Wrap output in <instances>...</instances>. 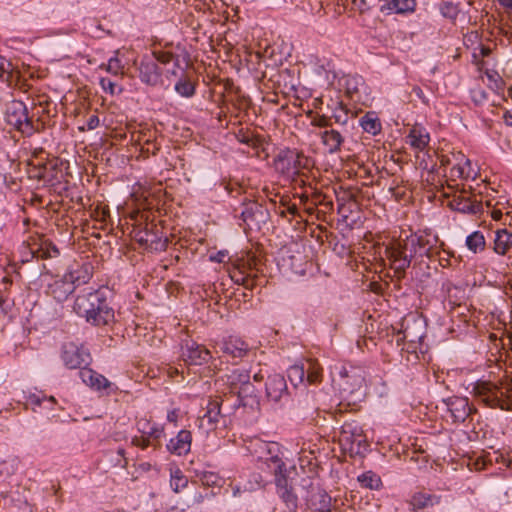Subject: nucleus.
Listing matches in <instances>:
<instances>
[{
	"label": "nucleus",
	"mask_w": 512,
	"mask_h": 512,
	"mask_svg": "<svg viewBox=\"0 0 512 512\" xmlns=\"http://www.w3.org/2000/svg\"><path fill=\"white\" fill-rule=\"evenodd\" d=\"M438 241V236L428 230L407 236L402 243L386 249L391 267L395 272L403 273L414 257L432 258Z\"/></svg>",
	"instance_id": "obj_1"
},
{
	"label": "nucleus",
	"mask_w": 512,
	"mask_h": 512,
	"mask_svg": "<svg viewBox=\"0 0 512 512\" xmlns=\"http://www.w3.org/2000/svg\"><path fill=\"white\" fill-rule=\"evenodd\" d=\"M333 384L338 388L340 397L348 405H356L366 397L365 371L359 366L337 363L330 369Z\"/></svg>",
	"instance_id": "obj_2"
},
{
	"label": "nucleus",
	"mask_w": 512,
	"mask_h": 512,
	"mask_svg": "<svg viewBox=\"0 0 512 512\" xmlns=\"http://www.w3.org/2000/svg\"><path fill=\"white\" fill-rule=\"evenodd\" d=\"M73 310L94 325H106L114 318V311L109 307L101 290L79 294L74 301Z\"/></svg>",
	"instance_id": "obj_3"
},
{
	"label": "nucleus",
	"mask_w": 512,
	"mask_h": 512,
	"mask_svg": "<svg viewBox=\"0 0 512 512\" xmlns=\"http://www.w3.org/2000/svg\"><path fill=\"white\" fill-rule=\"evenodd\" d=\"M249 450L255 460L275 476L286 471L284 452L279 443L257 439L251 443Z\"/></svg>",
	"instance_id": "obj_4"
},
{
	"label": "nucleus",
	"mask_w": 512,
	"mask_h": 512,
	"mask_svg": "<svg viewBox=\"0 0 512 512\" xmlns=\"http://www.w3.org/2000/svg\"><path fill=\"white\" fill-rule=\"evenodd\" d=\"M7 123L25 136H31L37 127L28 116V109L22 101H12L7 105L5 112Z\"/></svg>",
	"instance_id": "obj_5"
},
{
	"label": "nucleus",
	"mask_w": 512,
	"mask_h": 512,
	"mask_svg": "<svg viewBox=\"0 0 512 512\" xmlns=\"http://www.w3.org/2000/svg\"><path fill=\"white\" fill-rule=\"evenodd\" d=\"M442 166H450V177L456 179H475L477 172L470 160L462 152H453L451 155H442Z\"/></svg>",
	"instance_id": "obj_6"
},
{
	"label": "nucleus",
	"mask_w": 512,
	"mask_h": 512,
	"mask_svg": "<svg viewBox=\"0 0 512 512\" xmlns=\"http://www.w3.org/2000/svg\"><path fill=\"white\" fill-rule=\"evenodd\" d=\"M339 442L351 453H360L366 447V438L362 428L357 423H345L339 435Z\"/></svg>",
	"instance_id": "obj_7"
},
{
	"label": "nucleus",
	"mask_w": 512,
	"mask_h": 512,
	"mask_svg": "<svg viewBox=\"0 0 512 512\" xmlns=\"http://www.w3.org/2000/svg\"><path fill=\"white\" fill-rule=\"evenodd\" d=\"M61 359L69 369H83L90 362V354L83 345L68 342L62 346Z\"/></svg>",
	"instance_id": "obj_8"
},
{
	"label": "nucleus",
	"mask_w": 512,
	"mask_h": 512,
	"mask_svg": "<svg viewBox=\"0 0 512 512\" xmlns=\"http://www.w3.org/2000/svg\"><path fill=\"white\" fill-rule=\"evenodd\" d=\"M158 60L152 57L145 56L141 59L139 65V78L146 85L156 86L162 82V71L158 65Z\"/></svg>",
	"instance_id": "obj_9"
},
{
	"label": "nucleus",
	"mask_w": 512,
	"mask_h": 512,
	"mask_svg": "<svg viewBox=\"0 0 512 512\" xmlns=\"http://www.w3.org/2000/svg\"><path fill=\"white\" fill-rule=\"evenodd\" d=\"M75 291L74 286L63 275L62 277L51 276L46 286V294L58 303H63Z\"/></svg>",
	"instance_id": "obj_10"
},
{
	"label": "nucleus",
	"mask_w": 512,
	"mask_h": 512,
	"mask_svg": "<svg viewBox=\"0 0 512 512\" xmlns=\"http://www.w3.org/2000/svg\"><path fill=\"white\" fill-rule=\"evenodd\" d=\"M340 85L346 94L354 101L364 102L367 96V86L360 75H345L340 80Z\"/></svg>",
	"instance_id": "obj_11"
},
{
	"label": "nucleus",
	"mask_w": 512,
	"mask_h": 512,
	"mask_svg": "<svg viewBox=\"0 0 512 512\" xmlns=\"http://www.w3.org/2000/svg\"><path fill=\"white\" fill-rule=\"evenodd\" d=\"M475 396L481 398V400L489 407H497L501 403V397L503 393L500 388L487 381H480L473 385Z\"/></svg>",
	"instance_id": "obj_12"
},
{
	"label": "nucleus",
	"mask_w": 512,
	"mask_h": 512,
	"mask_svg": "<svg viewBox=\"0 0 512 512\" xmlns=\"http://www.w3.org/2000/svg\"><path fill=\"white\" fill-rule=\"evenodd\" d=\"M64 276L74 286V289L89 282L92 277V266L90 263H73L71 264Z\"/></svg>",
	"instance_id": "obj_13"
},
{
	"label": "nucleus",
	"mask_w": 512,
	"mask_h": 512,
	"mask_svg": "<svg viewBox=\"0 0 512 512\" xmlns=\"http://www.w3.org/2000/svg\"><path fill=\"white\" fill-rule=\"evenodd\" d=\"M444 402L455 423H463L473 411L466 397H451Z\"/></svg>",
	"instance_id": "obj_14"
},
{
	"label": "nucleus",
	"mask_w": 512,
	"mask_h": 512,
	"mask_svg": "<svg viewBox=\"0 0 512 512\" xmlns=\"http://www.w3.org/2000/svg\"><path fill=\"white\" fill-rule=\"evenodd\" d=\"M220 417V403L217 400H209L206 412L198 418L197 426L204 434L213 431Z\"/></svg>",
	"instance_id": "obj_15"
},
{
	"label": "nucleus",
	"mask_w": 512,
	"mask_h": 512,
	"mask_svg": "<svg viewBox=\"0 0 512 512\" xmlns=\"http://www.w3.org/2000/svg\"><path fill=\"white\" fill-rule=\"evenodd\" d=\"M80 377L87 386L98 392L110 394L114 385L103 375L92 369L83 368L80 370Z\"/></svg>",
	"instance_id": "obj_16"
},
{
	"label": "nucleus",
	"mask_w": 512,
	"mask_h": 512,
	"mask_svg": "<svg viewBox=\"0 0 512 512\" xmlns=\"http://www.w3.org/2000/svg\"><path fill=\"white\" fill-rule=\"evenodd\" d=\"M183 360L189 365H202L211 358L209 350L195 342H186L182 347Z\"/></svg>",
	"instance_id": "obj_17"
},
{
	"label": "nucleus",
	"mask_w": 512,
	"mask_h": 512,
	"mask_svg": "<svg viewBox=\"0 0 512 512\" xmlns=\"http://www.w3.org/2000/svg\"><path fill=\"white\" fill-rule=\"evenodd\" d=\"M275 484L277 494L285 503L287 509L295 511L298 506V498L294 493L292 486L289 484L288 479L285 476V472L275 476Z\"/></svg>",
	"instance_id": "obj_18"
},
{
	"label": "nucleus",
	"mask_w": 512,
	"mask_h": 512,
	"mask_svg": "<svg viewBox=\"0 0 512 512\" xmlns=\"http://www.w3.org/2000/svg\"><path fill=\"white\" fill-rule=\"evenodd\" d=\"M406 143L416 152H422L430 143V134L424 126L415 124L406 136Z\"/></svg>",
	"instance_id": "obj_19"
},
{
	"label": "nucleus",
	"mask_w": 512,
	"mask_h": 512,
	"mask_svg": "<svg viewBox=\"0 0 512 512\" xmlns=\"http://www.w3.org/2000/svg\"><path fill=\"white\" fill-rule=\"evenodd\" d=\"M226 383L233 394L248 393L251 387L250 375L246 370L236 369L226 376Z\"/></svg>",
	"instance_id": "obj_20"
},
{
	"label": "nucleus",
	"mask_w": 512,
	"mask_h": 512,
	"mask_svg": "<svg viewBox=\"0 0 512 512\" xmlns=\"http://www.w3.org/2000/svg\"><path fill=\"white\" fill-rule=\"evenodd\" d=\"M267 398L274 403L281 401L287 396V384L285 378L280 374H274L268 377L266 382Z\"/></svg>",
	"instance_id": "obj_21"
},
{
	"label": "nucleus",
	"mask_w": 512,
	"mask_h": 512,
	"mask_svg": "<svg viewBox=\"0 0 512 512\" xmlns=\"http://www.w3.org/2000/svg\"><path fill=\"white\" fill-rule=\"evenodd\" d=\"M192 435L188 430H180L178 434L171 438L167 444L170 453L178 456L186 455L191 449Z\"/></svg>",
	"instance_id": "obj_22"
},
{
	"label": "nucleus",
	"mask_w": 512,
	"mask_h": 512,
	"mask_svg": "<svg viewBox=\"0 0 512 512\" xmlns=\"http://www.w3.org/2000/svg\"><path fill=\"white\" fill-rule=\"evenodd\" d=\"M248 349V345L236 336H229L224 339L221 344V350L223 353L228 354L233 358L243 357L247 353Z\"/></svg>",
	"instance_id": "obj_23"
},
{
	"label": "nucleus",
	"mask_w": 512,
	"mask_h": 512,
	"mask_svg": "<svg viewBox=\"0 0 512 512\" xmlns=\"http://www.w3.org/2000/svg\"><path fill=\"white\" fill-rule=\"evenodd\" d=\"M153 56L158 60V62L164 66H168L172 63L171 67L166 68L165 74L169 77H176L180 75V72H183V68L180 67L179 60L170 52L165 51H154Z\"/></svg>",
	"instance_id": "obj_24"
},
{
	"label": "nucleus",
	"mask_w": 512,
	"mask_h": 512,
	"mask_svg": "<svg viewBox=\"0 0 512 512\" xmlns=\"http://www.w3.org/2000/svg\"><path fill=\"white\" fill-rule=\"evenodd\" d=\"M417 0H390L381 7V10H388L399 15H409L415 12Z\"/></svg>",
	"instance_id": "obj_25"
},
{
	"label": "nucleus",
	"mask_w": 512,
	"mask_h": 512,
	"mask_svg": "<svg viewBox=\"0 0 512 512\" xmlns=\"http://www.w3.org/2000/svg\"><path fill=\"white\" fill-rule=\"evenodd\" d=\"M512 249V232L508 229H498L495 232L493 250L496 254L504 256Z\"/></svg>",
	"instance_id": "obj_26"
},
{
	"label": "nucleus",
	"mask_w": 512,
	"mask_h": 512,
	"mask_svg": "<svg viewBox=\"0 0 512 512\" xmlns=\"http://www.w3.org/2000/svg\"><path fill=\"white\" fill-rule=\"evenodd\" d=\"M412 322V325H410V319L405 320L406 324L403 330V339L410 343H416L421 341L424 335L423 321L413 317Z\"/></svg>",
	"instance_id": "obj_27"
},
{
	"label": "nucleus",
	"mask_w": 512,
	"mask_h": 512,
	"mask_svg": "<svg viewBox=\"0 0 512 512\" xmlns=\"http://www.w3.org/2000/svg\"><path fill=\"white\" fill-rule=\"evenodd\" d=\"M309 506L318 512H331L332 498L324 490L318 489L309 498Z\"/></svg>",
	"instance_id": "obj_28"
},
{
	"label": "nucleus",
	"mask_w": 512,
	"mask_h": 512,
	"mask_svg": "<svg viewBox=\"0 0 512 512\" xmlns=\"http://www.w3.org/2000/svg\"><path fill=\"white\" fill-rule=\"evenodd\" d=\"M321 140L324 146L327 147L329 153H336L344 141L343 136L337 130H325L321 133Z\"/></svg>",
	"instance_id": "obj_29"
},
{
	"label": "nucleus",
	"mask_w": 512,
	"mask_h": 512,
	"mask_svg": "<svg viewBox=\"0 0 512 512\" xmlns=\"http://www.w3.org/2000/svg\"><path fill=\"white\" fill-rule=\"evenodd\" d=\"M137 429L143 436L151 439H159L163 435L164 429L162 426L151 422L148 419H140L137 422Z\"/></svg>",
	"instance_id": "obj_30"
},
{
	"label": "nucleus",
	"mask_w": 512,
	"mask_h": 512,
	"mask_svg": "<svg viewBox=\"0 0 512 512\" xmlns=\"http://www.w3.org/2000/svg\"><path fill=\"white\" fill-rule=\"evenodd\" d=\"M359 123L362 129L371 135H377L381 131L380 120L374 112L366 113L361 117Z\"/></svg>",
	"instance_id": "obj_31"
},
{
	"label": "nucleus",
	"mask_w": 512,
	"mask_h": 512,
	"mask_svg": "<svg viewBox=\"0 0 512 512\" xmlns=\"http://www.w3.org/2000/svg\"><path fill=\"white\" fill-rule=\"evenodd\" d=\"M440 498L436 495L418 492L413 495L411 505L414 509H423L439 503Z\"/></svg>",
	"instance_id": "obj_32"
},
{
	"label": "nucleus",
	"mask_w": 512,
	"mask_h": 512,
	"mask_svg": "<svg viewBox=\"0 0 512 512\" xmlns=\"http://www.w3.org/2000/svg\"><path fill=\"white\" fill-rule=\"evenodd\" d=\"M465 244L473 253H480L486 247V240L481 231H474L466 237Z\"/></svg>",
	"instance_id": "obj_33"
},
{
	"label": "nucleus",
	"mask_w": 512,
	"mask_h": 512,
	"mask_svg": "<svg viewBox=\"0 0 512 512\" xmlns=\"http://www.w3.org/2000/svg\"><path fill=\"white\" fill-rule=\"evenodd\" d=\"M358 482L364 488L377 490L381 487V478L372 471H366L357 477Z\"/></svg>",
	"instance_id": "obj_34"
},
{
	"label": "nucleus",
	"mask_w": 512,
	"mask_h": 512,
	"mask_svg": "<svg viewBox=\"0 0 512 512\" xmlns=\"http://www.w3.org/2000/svg\"><path fill=\"white\" fill-rule=\"evenodd\" d=\"M188 485V479L183 474V472L177 468H171L170 469V486L172 490L176 493L183 490Z\"/></svg>",
	"instance_id": "obj_35"
},
{
	"label": "nucleus",
	"mask_w": 512,
	"mask_h": 512,
	"mask_svg": "<svg viewBox=\"0 0 512 512\" xmlns=\"http://www.w3.org/2000/svg\"><path fill=\"white\" fill-rule=\"evenodd\" d=\"M275 167L288 175L296 173L295 160L290 154L279 155L275 161Z\"/></svg>",
	"instance_id": "obj_36"
},
{
	"label": "nucleus",
	"mask_w": 512,
	"mask_h": 512,
	"mask_svg": "<svg viewBox=\"0 0 512 512\" xmlns=\"http://www.w3.org/2000/svg\"><path fill=\"white\" fill-rule=\"evenodd\" d=\"M118 51L115 52V56L111 57L107 63H103L100 65V69H104L106 72L114 75L120 76L123 75L124 65L122 61L117 56Z\"/></svg>",
	"instance_id": "obj_37"
},
{
	"label": "nucleus",
	"mask_w": 512,
	"mask_h": 512,
	"mask_svg": "<svg viewBox=\"0 0 512 512\" xmlns=\"http://www.w3.org/2000/svg\"><path fill=\"white\" fill-rule=\"evenodd\" d=\"M287 374L291 384L297 387L303 383L306 371L303 365L296 364L289 367Z\"/></svg>",
	"instance_id": "obj_38"
},
{
	"label": "nucleus",
	"mask_w": 512,
	"mask_h": 512,
	"mask_svg": "<svg viewBox=\"0 0 512 512\" xmlns=\"http://www.w3.org/2000/svg\"><path fill=\"white\" fill-rule=\"evenodd\" d=\"M451 207L462 213H474L475 206L473 202L466 197H456L451 201Z\"/></svg>",
	"instance_id": "obj_39"
},
{
	"label": "nucleus",
	"mask_w": 512,
	"mask_h": 512,
	"mask_svg": "<svg viewBox=\"0 0 512 512\" xmlns=\"http://www.w3.org/2000/svg\"><path fill=\"white\" fill-rule=\"evenodd\" d=\"M175 91L182 97L190 98L195 94V86L189 79L181 78L175 84Z\"/></svg>",
	"instance_id": "obj_40"
},
{
	"label": "nucleus",
	"mask_w": 512,
	"mask_h": 512,
	"mask_svg": "<svg viewBox=\"0 0 512 512\" xmlns=\"http://www.w3.org/2000/svg\"><path fill=\"white\" fill-rule=\"evenodd\" d=\"M440 14L449 20H456L459 15V6L453 2L446 1L439 6Z\"/></svg>",
	"instance_id": "obj_41"
},
{
	"label": "nucleus",
	"mask_w": 512,
	"mask_h": 512,
	"mask_svg": "<svg viewBox=\"0 0 512 512\" xmlns=\"http://www.w3.org/2000/svg\"><path fill=\"white\" fill-rule=\"evenodd\" d=\"M332 117L335 120L336 123L340 125H346L349 119L348 111L345 109V107L342 105V103H339L332 112Z\"/></svg>",
	"instance_id": "obj_42"
},
{
	"label": "nucleus",
	"mask_w": 512,
	"mask_h": 512,
	"mask_svg": "<svg viewBox=\"0 0 512 512\" xmlns=\"http://www.w3.org/2000/svg\"><path fill=\"white\" fill-rule=\"evenodd\" d=\"M264 485V479L263 477L258 474L254 473L251 476V479L247 481V483L244 484V491H255L259 488H261Z\"/></svg>",
	"instance_id": "obj_43"
},
{
	"label": "nucleus",
	"mask_w": 512,
	"mask_h": 512,
	"mask_svg": "<svg viewBox=\"0 0 512 512\" xmlns=\"http://www.w3.org/2000/svg\"><path fill=\"white\" fill-rule=\"evenodd\" d=\"M308 365H309V367L307 368L306 379L310 384H314V383L318 382L320 379L321 369L319 366H317L316 364H314L312 362H309Z\"/></svg>",
	"instance_id": "obj_44"
},
{
	"label": "nucleus",
	"mask_w": 512,
	"mask_h": 512,
	"mask_svg": "<svg viewBox=\"0 0 512 512\" xmlns=\"http://www.w3.org/2000/svg\"><path fill=\"white\" fill-rule=\"evenodd\" d=\"M471 99L475 105H482L487 100V93L480 87L474 88L470 91Z\"/></svg>",
	"instance_id": "obj_45"
},
{
	"label": "nucleus",
	"mask_w": 512,
	"mask_h": 512,
	"mask_svg": "<svg viewBox=\"0 0 512 512\" xmlns=\"http://www.w3.org/2000/svg\"><path fill=\"white\" fill-rule=\"evenodd\" d=\"M11 71L12 64L10 63V61L0 55V78H6L8 80Z\"/></svg>",
	"instance_id": "obj_46"
},
{
	"label": "nucleus",
	"mask_w": 512,
	"mask_h": 512,
	"mask_svg": "<svg viewBox=\"0 0 512 512\" xmlns=\"http://www.w3.org/2000/svg\"><path fill=\"white\" fill-rule=\"evenodd\" d=\"M29 401L31 404L41 407L44 405V403L54 404L56 400L52 396L47 398L45 396L40 397L39 395L32 394L29 396Z\"/></svg>",
	"instance_id": "obj_47"
},
{
	"label": "nucleus",
	"mask_w": 512,
	"mask_h": 512,
	"mask_svg": "<svg viewBox=\"0 0 512 512\" xmlns=\"http://www.w3.org/2000/svg\"><path fill=\"white\" fill-rule=\"evenodd\" d=\"M99 84H100V86H101V88H102V90L104 92L109 93L110 95H114L115 94V87H116V85L110 79L102 77L99 80Z\"/></svg>",
	"instance_id": "obj_48"
},
{
	"label": "nucleus",
	"mask_w": 512,
	"mask_h": 512,
	"mask_svg": "<svg viewBox=\"0 0 512 512\" xmlns=\"http://www.w3.org/2000/svg\"><path fill=\"white\" fill-rule=\"evenodd\" d=\"M232 280L235 282V283H238V284H242L244 285L246 288H252L253 285H254V280L251 279L249 276H243L241 274H238V275H233L232 276Z\"/></svg>",
	"instance_id": "obj_49"
},
{
	"label": "nucleus",
	"mask_w": 512,
	"mask_h": 512,
	"mask_svg": "<svg viewBox=\"0 0 512 512\" xmlns=\"http://www.w3.org/2000/svg\"><path fill=\"white\" fill-rule=\"evenodd\" d=\"M486 76H487L489 82L491 83V87L493 89H500L501 88L502 81H501L499 75L496 72H489V71H487L486 72Z\"/></svg>",
	"instance_id": "obj_50"
},
{
	"label": "nucleus",
	"mask_w": 512,
	"mask_h": 512,
	"mask_svg": "<svg viewBox=\"0 0 512 512\" xmlns=\"http://www.w3.org/2000/svg\"><path fill=\"white\" fill-rule=\"evenodd\" d=\"M150 439L147 436H141V437H133L131 440L132 445L140 447L142 449L147 448L150 445Z\"/></svg>",
	"instance_id": "obj_51"
},
{
	"label": "nucleus",
	"mask_w": 512,
	"mask_h": 512,
	"mask_svg": "<svg viewBox=\"0 0 512 512\" xmlns=\"http://www.w3.org/2000/svg\"><path fill=\"white\" fill-rule=\"evenodd\" d=\"M59 254H60V252L55 245H53L52 243L46 244V248L44 251V256L46 258H54V257L59 256Z\"/></svg>",
	"instance_id": "obj_52"
},
{
	"label": "nucleus",
	"mask_w": 512,
	"mask_h": 512,
	"mask_svg": "<svg viewBox=\"0 0 512 512\" xmlns=\"http://www.w3.org/2000/svg\"><path fill=\"white\" fill-rule=\"evenodd\" d=\"M100 124L99 117L97 115H91L86 123L87 130H94L96 129Z\"/></svg>",
	"instance_id": "obj_53"
},
{
	"label": "nucleus",
	"mask_w": 512,
	"mask_h": 512,
	"mask_svg": "<svg viewBox=\"0 0 512 512\" xmlns=\"http://www.w3.org/2000/svg\"><path fill=\"white\" fill-rule=\"evenodd\" d=\"M152 236L150 233L148 232H139L136 234V240L142 244V245H147L148 242H152L151 239H149V237Z\"/></svg>",
	"instance_id": "obj_54"
},
{
	"label": "nucleus",
	"mask_w": 512,
	"mask_h": 512,
	"mask_svg": "<svg viewBox=\"0 0 512 512\" xmlns=\"http://www.w3.org/2000/svg\"><path fill=\"white\" fill-rule=\"evenodd\" d=\"M353 6L361 13L368 10V4L366 0H352Z\"/></svg>",
	"instance_id": "obj_55"
},
{
	"label": "nucleus",
	"mask_w": 512,
	"mask_h": 512,
	"mask_svg": "<svg viewBox=\"0 0 512 512\" xmlns=\"http://www.w3.org/2000/svg\"><path fill=\"white\" fill-rule=\"evenodd\" d=\"M179 417V410L178 409H172L168 411L167 413V420L171 423L176 424Z\"/></svg>",
	"instance_id": "obj_56"
},
{
	"label": "nucleus",
	"mask_w": 512,
	"mask_h": 512,
	"mask_svg": "<svg viewBox=\"0 0 512 512\" xmlns=\"http://www.w3.org/2000/svg\"><path fill=\"white\" fill-rule=\"evenodd\" d=\"M8 175L5 173H0V192L3 191L4 188H8Z\"/></svg>",
	"instance_id": "obj_57"
},
{
	"label": "nucleus",
	"mask_w": 512,
	"mask_h": 512,
	"mask_svg": "<svg viewBox=\"0 0 512 512\" xmlns=\"http://www.w3.org/2000/svg\"><path fill=\"white\" fill-rule=\"evenodd\" d=\"M443 252L447 254V257H440L439 262L443 267H446L450 265L449 257L452 256L453 254L449 251H446L445 249H443Z\"/></svg>",
	"instance_id": "obj_58"
},
{
	"label": "nucleus",
	"mask_w": 512,
	"mask_h": 512,
	"mask_svg": "<svg viewBox=\"0 0 512 512\" xmlns=\"http://www.w3.org/2000/svg\"><path fill=\"white\" fill-rule=\"evenodd\" d=\"M227 256V253L224 251L218 252L215 256H211V260L215 262H224L225 257Z\"/></svg>",
	"instance_id": "obj_59"
},
{
	"label": "nucleus",
	"mask_w": 512,
	"mask_h": 512,
	"mask_svg": "<svg viewBox=\"0 0 512 512\" xmlns=\"http://www.w3.org/2000/svg\"><path fill=\"white\" fill-rule=\"evenodd\" d=\"M504 122L506 125L508 126H512V109L511 110H507L505 113H504Z\"/></svg>",
	"instance_id": "obj_60"
},
{
	"label": "nucleus",
	"mask_w": 512,
	"mask_h": 512,
	"mask_svg": "<svg viewBox=\"0 0 512 512\" xmlns=\"http://www.w3.org/2000/svg\"><path fill=\"white\" fill-rule=\"evenodd\" d=\"M242 492H245L244 485L243 486L236 485L232 488V495L234 497L240 496Z\"/></svg>",
	"instance_id": "obj_61"
},
{
	"label": "nucleus",
	"mask_w": 512,
	"mask_h": 512,
	"mask_svg": "<svg viewBox=\"0 0 512 512\" xmlns=\"http://www.w3.org/2000/svg\"><path fill=\"white\" fill-rule=\"evenodd\" d=\"M497 1L502 7L512 9V0H497Z\"/></svg>",
	"instance_id": "obj_62"
},
{
	"label": "nucleus",
	"mask_w": 512,
	"mask_h": 512,
	"mask_svg": "<svg viewBox=\"0 0 512 512\" xmlns=\"http://www.w3.org/2000/svg\"><path fill=\"white\" fill-rule=\"evenodd\" d=\"M6 301H7L6 296L2 292H0V307L1 308L5 305Z\"/></svg>",
	"instance_id": "obj_63"
},
{
	"label": "nucleus",
	"mask_w": 512,
	"mask_h": 512,
	"mask_svg": "<svg viewBox=\"0 0 512 512\" xmlns=\"http://www.w3.org/2000/svg\"><path fill=\"white\" fill-rule=\"evenodd\" d=\"M118 454H119L120 456H124V454H125V450H124L123 448H119V449H118Z\"/></svg>",
	"instance_id": "obj_64"
}]
</instances>
